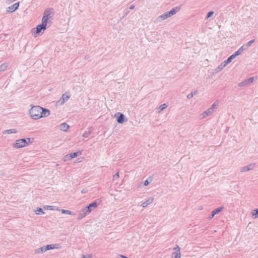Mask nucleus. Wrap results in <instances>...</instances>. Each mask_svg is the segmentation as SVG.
<instances>
[{
    "instance_id": "1",
    "label": "nucleus",
    "mask_w": 258,
    "mask_h": 258,
    "mask_svg": "<svg viewBox=\"0 0 258 258\" xmlns=\"http://www.w3.org/2000/svg\"><path fill=\"white\" fill-rule=\"evenodd\" d=\"M50 114V112L49 109L38 105L32 106L29 110V115L34 120L47 117Z\"/></svg>"
},
{
    "instance_id": "2",
    "label": "nucleus",
    "mask_w": 258,
    "mask_h": 258,
    "mask_svg": "<svg viewBox=\"0 0 258 258\" xmlns=\"http://www.w3.org/2000/svg\"><path fill=\"white\" fill-rule=\"evenodd\" d=\"M52 13V12L51 9H47L44 11L42 19V24L38 25L36 27V32H40L41 30L44 31L45 30L48 20L50 18V15Z\"/></svg>"
},
{
    "instance_id": "3",
    "label": "nucleus",
    "mask_w": 258,
    "mask_h": 258,
    "mask_svg": "<svg viewBox=\"0 0 258 258\" xmlns=\"http://www.w3.org/2000/svg\"><path fill=\"white\" fill-rule=\"evenodd\" d=\"M31 139L29 138H24L16 140L15 143L13 145V147L15 148L19 149L28 146L29 143H32Z\"/></svg>"
},
{
    "instance_id": "4",
    "label": "nucleus",
    "mask_w": 258,
    "mask_h": 258,
    "mask_svg": "<svg viewBox=\"0 0 258 258\" xmlns=\"http://www.w3.org/2000/svg\"><path fill=\"white\" fill-rule=\"evenodd\" d=\"M71 95L69 93L65 92L63 93L60 99L56 102V105H60L64 104L70 97Z\"/></svg>"
},
{
    "instance_id": "5",
    "label": "nucleus",
    "mask_w": 258,
    "mask_h": 258,
    "mask_svg": "<svg viewBox=\"0 0 258 258\" xmlns=\"http://www.w3.org/2000/svg\"><path fill=\"white\" fill-rule=\"evenodd\" d=\"M180 10V7H176L170 11L165 13L163 15H162V19H166L168 17H171V16L174 15L176 12H177Z\"/></svg>"
},
{
    "instance_id": "6",
    "label": "nucleus",
    "mask_w": 258,
    "mask_h": 258,
    "mask_svg": "<svg viewBox=\"0 0 258 258\" xmlns=\"http://www.w3.org/2000/svg\"><path fill=\"white\" fill-rule=\"evenodd\" d=\"M173 249L175 251L172 252L171 258H181L180 248L179 246L176 245Z\"/></svg>"
},
{
    "instance_id": "7",
    "label": "nucleus",
    "mask_w": 258,
    "mask_h": 258,
    "mask_svg": "<svg viewBox=\"0 0 258 258\" xmlns=\"http://www.w3.org/2000/svg\"><path fill=\"white\" fill-rule=\"evenodd\" d=\"M98 206V203L97 201H94L90 203L89 205L86 206L85 208L88 213H90L91 211L95 209Z\"/></svg>"
},
{
    "instance_id": "8",
    "label": "nucleus",
    "mask_w": 258,
    "mask_h": 258,
    "mask_svg": "<svg viewBox=\"0 0 258 258\" xmlns=\"http://www.w3.org/2000/svg\"><path fill=\"white\" fill-rule=\"evenodd\" d=\"M255 164H256L255 163H253L249 164L247 166H243L241 168L240 171L243 172L251 170L254 168V167L255 166Z\"/></svg>"
},
{
    "instance_id": "9",
    "label": "nucleus",
    "mask_w": 258,
    "mask_h": 258,
    "mask_svg": "<svg viewBox=\"0 0 258 258\" xmlns=\"http://www.w3.org/2000/svg\"><path fill=\"white\" fill-rule=\"evenodd\" d=\"M115 116L117 117V122L118 123H122L124 121H126V119H125V118L124 115L122 113H121L120 112H117L115 114Z\"/></svg>"
},
{
    "instance_id": "10",
    "label": "nucleus",
    "mask_w": 258,
    "mask_h": 258,
    "mask_svg": "<svg viewBox=\"0 0 258 258\" xmlns=\"http://www.w3.org/2000/svg\"><path fill=\"white\" fill-rule=\"evenodd\" d=\"M89 214V213L87 212L86 210H85V208L82 209L79 212L78 218L77 219L79 220H81Z\"/></svg>"
},
{
    "instance_id": "11",
    "label": "nucleus",
    "mask_w": 258,
    "mask_h": 258,
    "mask_svg": "<svg viewBox=\"0 0 258 258\" xmlns=\"http://www.w3.org/2000/svg\"><path fill=\"white\" fill-rule=\"evenodd\" d=\"M213 110L212 109L208 108L207 110L203 112L201 115V118H204L211 114L213 113Z\"/></svg>"
},
{
    "instance_id": "12",
    "label": "nucleus",
    "mask_w": 258,
    "mask_h": 258,
    "mask_svg": "<svg viewBox=\"0 0 258 258\" xmlns=\"http://www.w3.org/2000/svg\"><path fill=\"white\" fill-rule=\"evenodd\" d=\"M19 6V3H16L13 5L12 6L8 8V12H13L17 10Z\"/></svg>"
},
{
    "instance_id": "13",
    "label": "nucleus",
    "mask_w": 258,
    "mask_h": 258,
    "mask_svg": "<svg viewBox=\"0 0 258 258\" xmlns=\"http://www.w3.org/2000/svg\"><path fill=\"white\" fill-rule=\"evenodd\" d=\"M59 244H48L46 246H44L45 250H48L50 249H52L54 248H59Z\"/></svg>"
},
{
    "instance_id": "14",
    "label": "nucleus",
    "mask_w": 258,
    "mask_h": 258,
    "mask_svg": "<svg viewBox=\"0 0 258 258\" xmlns=\"http://www.w3.org/2000/svg\"><path fill=\"white\" fill-rule=\"evenodd\" d=\"M69 128V125L67 123H62L59 125V129L61 131L67 132Z\"/></svg>"
},
{
    "instance_id": "15",
    "label": "nucleus",
    "mask_w": 258,
    "mask_h": 258,
    "mask_svg": "<svg viewBox=\"0 0 258 258\" xmlns=\"http://www.w3.org/2000/svg\"><path fill=\"white\" fill-rule=\"evenodd\" d=\"M227 66L226 63H225L224 61L221 63L217 68L215 69L216 72H219L222 71L226 66Z\"/></svg>"
},
{
    "instance_id": "16",
    "label": "nucleus",
    "mask_w": 258,
    "mask_h": 258,
    "mask_svg": "<svg viewBox=\"0 0 258 258\" xmlns=\"http://www.w3.org/2000/svg\"><path fill=\"white\" fill-rule=\"evenodd\" d=\"M237 56L236 55V54L234 53L233 54H232L231 55H230L229 57H228V58L225 60L224 61L225 62V63H226L227 65L230 62H231L232 61V60L235 58Z\"/></svg>"
},
{
    "instance_id": "17",
    "label": "nucleus",
    "mask_w": 258,
    "mask_h": 258,
    "mask_svg": "<svg viewBox=\"0 0 258 258\" xmlns=\"http://www.w3.org/2000/svg\"><path fill=\"white\" fill-rule=\"evenodd\" d=\"M246 50V48L244 47V45H243L239 48L238 50L235 51L234 53L236 54V56H238V55L240 54L244 50Z\"/></svg>"
},
{
    "instance_id": "18",
    "label": "nucleus",
    "mask_w": 258,
    "mask_h": 258,
    "mask_svg": "<svg viewBox=\"0 0 258 258\" xmlns=\"http://www.w3.org/2000/svg\"><path fill=\"white\" fill-rule=\"evenodd\" d=\"M17 132V131L16 129L13 128V129H9V130H6L3 132L4 134H15Z\"/></svg>"
},
{
    "instance_id": "19",
    "label": "nucleus",
    "mask_w": 258,
    "mask_h": 258,
    "mask_svg": "<svg viewBox=\"0 0 258 258\" xmlns=\"http://www.w3.org/2000/svg\"><path fill=\"white\" fill-rule=\"evenodd\" d=\"M153 199H149L142 204V206L144 208L146 207L149 204H151L153 202Z\"/></svg>"
},
{
    "instance_id": "20",
    "label": "nucleus",
    "mask_w": 258,
    "mask_h": 258,
    "mask_svg": "<svg viewBox=\"0 0 258 258\" xmlns=\"http://www.w3.org/2000/svg\"><path fill=\"white\" fill-rule=\"evenodd\" d=\"M88 130H89V131L88 132H85L83 134V137L85 138H88L92 133V127L88 128Z\"/></svg>"
},
{
    "instance_id": "21",
    "label": "nucleus",
    "mask_w": 258,
    "mask_h": 258,
    "mask_svg": "<svg viewBox=\"0 0 258 258\" xmlns=\"http://www.w3.org/2000/svg\"><path fill=\"white\" fill-rule=\"evenodd\" d=\"M223 209V207H220L217 208V209L214 210L212 211L213 216H215V215L219 213L220 212H221L222 211Z\"/></svg>"
},
{
    "instance_id": "22",
    "label": "nucleus",
    "mask_w": 258,
    "mask_h": 258,
    "mask_svg": "<svg viewBox=\"0 0 258 258\" xmlns=\"http://www.w3.org/2000/svg\"><path fill=\"white\" fill-rule=\"evenodd\" d=\"M70 154V156L71 157V159L73 158H74L78 156H80L82 154V153L81 151H78L76 152L71 153Z\"/></svg>"
},
{
    "instance_id": "23",
    "label": "nucleus",
    "mask_w": 258,
    "mask_h": 258,
    "mask_svg": "<svg viewBox=\"0 0 258 258\" xmlns=\"http://www.w3.org/2000/svg\"><path fill=\"white\" fill-rule=\"evenodd\" d=\"M9 64L8 63H4L0 65V72L4 71L7 69Z\"/></svg>"
},
{
    "instance_id": "24",
    "label": "nucleus",
    "mask_w": 258,
    "mask_h": 258,
    "mask_svg": "<svg viewBox=\"0 0 258 258\" xmlns=\"http://www.w3.org/2000/svg\"><path fill=\"white\" fill-rule=\"evenodd\" d=\"M251 216L254 219L258 217V209H255L252 211Z\"/></svg>"
},
{
    "instance_id": "25",
    "label": "nucleus",
    "mask_w": 258,
    "mask_h": 258,
    "mask_svg": "<svg viewBox=\"0 0 258 258\" xmlns=\"http://www.w3.org/2000/svg\"><path fill=\"white\" fill-rule=\"evenodd\" d=\"M255 42V39H252L249 42H248L247 43L244 44V47L247 49L248 47H249L252 43H253Z\"/></svg>"
},
{
    "instance_id": "26",
    "label": "nucleus",
    "mask_w": 258,
    "mask_h": 258,
    "mask_svg": "<svg viewBox=\"0 0 258 258\" xmlns=\"http://www.w3.org/2000/svg\"><path fill=\"white\" fill-rule=\"evenodd\" d=\"M35 212L36 215H43L44 214V212L41 208H37Z\"/></svg>"
},
{
    "instance_id": "27",
    "label": "nucleus",
    "mask_w": 258,
    "mask_h": 258,
    "mask_svg": "<svg viewBox=\"0 0 258 258\" xmlns=\"http://www.w3.org/2000/svg\"><path fill=\"white\" fill-rule=\"evenodd\" d=\"M247 85H249V84L248 83L247 80L245 79L244 81H242L241 82L239 83L238 84V86L243 87L246 86Z\"/></svg>"
},
{
    "instance_id": "28",
    "label": "nucleus",
    "mask_w": 258,
    "mask_h": 258,
    "mask_svg": "<svg viewBox=\"0 0 258 258\" xmlns=\"http://www.w3.org/2000/svg\"><path fill=\"white\" fill-rule=\"evenodd\" d=\"M55 207L52 206H46L44 207L45 209H47L48 210H58V209H55Z\"/></svg>"
},
{
    "instance_id": "29",
    "label": "nucleus",
    "mask_w": 258,
    "mask_h": 258,
    "mask_svg": "<svg viewBox=\"0 0 258 258\" xmlns=\"http://www.w3.org/2000/svg\"><path fill=\"white\" fill-rule=\"evenodd\" d=\"M63 160L64 162H66V161L71 160V157L70 156V154H68L65 155L63 157Z\"/></svg>"
},
{
    "instance_id": "30",
    "label": "nucleus",
    "mask_w": 258,
    "mask_h": 258,
    "mask_svg": "<svg viewBox=\"0 0 258 258\" xmlns=\"http://www.w3.org/2000/svg\"><path fill=\"white\" fill-rule=\"evenodd\" d=\"M45 251H46V250H45L44 246H43V247H41L38 248L37 250V252L38 253H42V252H45Z\"/></svg>"
},
{
    "instance_id": "31",
    "label": "nucleus",
    "mask_w": 258,
    "mask_h": 258,
    "mask_svg": "<svg viewBox=\"0 0 258 258\" xmlns=\"http://www.w3.org/2000/svg\"><path fill=\"white\" fill-rule=\"evenodd\" d=\"M218 105V103L217 102H215L211 106V107H210V109H212L213 110V112L214 111V109L216 108V106Z\"/></svg>"
},
{
    "instance_id": "32",
    "label": "nucleus",
    "mask_w": 258,
    "mask_h": 258,
    "mask_svg": "<svg viewBox=\"0 0 258 258\" xmlns=\"http://www.w3.org/2000/svg\"><path fill=\"white\" fill-rule=\"evenodd\" d=\"M61 213L62 214H69V213H71V211L70 210H64V209H62L61 210Z\"/></svg>"
},
{
    "instance_id": "33",
    "label": "nucleus",
    "mask_w": 258,
    "mask_h": 258,
    "mask_svg": "<svg viewBox=\"0 0 258 258\" xmlns=\"http://www.w3.org/2000/svg\"><path fill=\"white\" fill-rule=\"evenodd\" d=\"M119 172H117V173H116L113 176V180H115L116 179H117L118 177H119Z\"/></svg>"
},
{
    "instance_id": "34",
    "label": "nucleus",
    "mask_w": 258,
    "mask_h": 258,
    "mask_svg": "<svg viewBox=\"0 0 258 258\" xmlns=\"http://www.w3.org/2000/svg\"><path fill=\"white\" fill-rule=\"evenodd\" d=\"M248 83L250 84V83H252L254 81V78L253 77H250L248 79H247Z\"/></svg>"
},
{
    "instance_id": "35",
    "label": "nucleus",
    "mask_w": 258,
    "mask_h": 258,
    "mask_svg": "<svg viewBox=\"0 0 258 258\" xmlns=\"http://www.w3.org/2000/svg\"><path fill=\"white\" fill-rule=\"evenodd\" d=\"M149 183H150V182L147 179V180H146L145 181H144L143 184L145 186H147V185H148L149 184Z\"/></svg>"
},
{
    "instance_id": "36",
    "label": "nucleus",
    "mask_w": 258,
    "mask_h": 258,
    "mask_svg": "<svg viewBox=\"0 0 258 258\" xmlns=\"http://www.w3.org/2000/svg\"><path fill=\"white\" fill-rule=\"evenodd\" d=\"M214 14V12H210L208 13V15H207V18H210L211 16H212L213 15V14Z\"/></svg>"
},
{
    "instance_id": "37",
    "label": "nucleus",
    "mask_w": 258,
    "mask_h": 258,
    "mask_svg": "<svg viewBox=\"0 0 258 258\" xmlns=\"http://www.w3.org/2000/svg\"><path fill=\"white\" fill-rule=\"evenodd\" d=\"M92 256V255L91 254H89V255H82V258H89V257H91Z\"/></svg>"
},
{
    "instance_id": "38",
    "label": "nucleus",
    "mask_w": 258,
    "mask_h": 258,
    "mask_svg": "<svg viewBox=\"0 0 258 258\" xmlns=\"http://www.w3.org/2000/svg\"><path fill=\"white\" fill-rule=\"evenodd\" d=\"M193 96H193V94H192V93H190L188 94L187 95V98L188 99H191V98H192V97H193Z\"/></svg>"
},
{
    "instance_id": "39",
    "label": "nucleus",
    "mask_w": 258,
    "mask_h": 258,
    "mask_svg": "<svg viewBox=\"0 0 258 258\" xmlns=\"http://www.w3.org/2000/svg\"><path fill=\"white\" fill-rule=\"evenodd\" d=\"M168 105L166 103L162 104V110L167 108Z\"/></svg>"
},
{
    "instance_id": "40",
    "label": "nucleus",
    "mask_w": 258,
    "mask_h": 258,
    "mask_svg": "<svg viewBox=\"0 0 258 258\" xmlns=\"http://www.w3.org/2000/svg\"><path fill=\"white\" fill-rule=\"evenodd\" d=\"M34 36L35 37H37L38 36H40L41 35V34H42V33H34Z\"/></svg>"
},
{
    "instance_id": "41",
    "label": "nucleus",
    "mask_w": 258,
    "mask_h": 258,
    "mask_svg": "<svg viewBox=\"0 0 258 258\" xmlns=\"http://www.w3.org/2000/svg\"><path fill=\"white\" fill-rule=\"evenodd\" d=\"M191 93L193 94V96L198 94V90H195L194 91L191 92Z\"/></svg>"
},
{
    "instance_id": "42",
    "label": "nucleus",
    "mask_w": 258,
    "mask_h": 258,
    "mask_svg": "<svg viewBox=\"0 0 258 258\" xmlns=\"http://www.w3.org/2000/svg\"><path fill=\"white\" fill-rule=\"evenodd\" d=\"M87 190L86 188H84V189H83L82 190L81 192H82V194H85V193H86V192H87Z\"/></svg>"
},
{
    "instance_id": "43",
    "label": "nucleus",
    "mask_w": 258,
    "mask_h": 258,
    "mask_svg": "<svg viewBox=\"0 0 258 258\" xmlns=\"http://www.w3.org/2000/svg\"><path fill=\"white\" fill-rule=\"evenodd\" d=\"M118 258H127L126 256L123 255H119Z\"/></svg>"
},
{
    "instance_id": "44",
    "label": "nucleus",
    "mask_w": 258,
    "mask_h": 258,
    "mask_svg": "<svg viewBox=\"0 0 258 258\" xmlns=\"http://www.w3.org/2000/svg\"><path fill=\"white\" fill-rule=\"evenodd\" d=\"M214 216H213V215H212V212L211 215L209 216V219H212L213 217H214Z\"/></svg>"
},
{
    "instance_id": "45",
    "label": "nucleus",
    "mask_w": 258,
    "mask_h": 258,
    "mask_svg": "<svg viewBox=\"0 0 258 258\" xmlns=\"http://www.w3.org/2000/svg\"><path fill=\"white\" fill-rule=\"evenodd\" d=\"M158 109H159L158 112H160L161 111V105H160L159 106Z\"/></svg>"
},
{
    "instance_id": "46",
    "label": "nucleus",
    "mask_w": 258,
    "mask_h": 258,
    "mask_svg": "<svg viewBox=\"0 0 258 258\" xmlns=\"http://www.w3.org/2000/svg\"><path fill=\"white\" fill-rule=\"evenodd\" d=\"M69 215L74 216L75 215V214L74 212L71 211V213H69Z\"/></svg>"
},
{
    "instance_id": "47",
    "label": "nucleus",
    "mask_w": 258,
    "mask_h": 258,
    "mask_svg": "<svg viewBox=\"0 0 258 258\" xmlns=\"http://www.w3.org/2000/svg\"><path fill=\"white\" fill-rule=\"evenodd\" d=\"M89 55H86V56H85L84 59H88V58H89Z\"/></svg>"
},
{
    "instance_id": "48",
    "label": "nucleus",
    "mask_w": 258,
    "mask_h": 258,
    "mask_svg": "<svg viewBox=\"0 0 258 258\" xmlns=\"http://www.w3.org/2000/svg\"><path fill=\"white\" fill-rule=\"evenodd\" d=\"M133 8H134V6H133L131 7V8H130L131 9H133Z\"/></svg>"
}]
</instances>
